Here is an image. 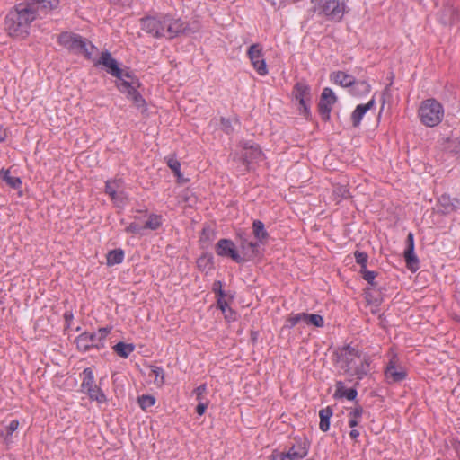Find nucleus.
<instances>
[{
    "label": "nucleus",
    "instance_id": "c85d7f7f",
    "mask_svg": "<svg viewBox=\"0 0 460 460\" xmlns=\"http://www.w3.org/2000/svg\"><path fill=\"white\" fill-rule=\"evenodd\" d=\"M0 178L5 181L7 185L13 189H19L22 185V181L19 177H13L10 175L9 170L2 169L0 171Z\"/></svg>",
    "mask_w": 460,
    "mask_h": 460
},
{
    "label": "nucleus",
    "instance_id": "864d4df0",
    "mask_svg": "<svg viewBox=\"0 0 460 460\" xmlns=\"http://www.w3.org/2000/svg\"><path fill=\"white\" fill-rule=\"evenodd\" d=\"M360 272L362 273L363 279L367 280L370 286H374V271L361 269Z\"/></svg>",
    "mask_w": 460,
    "mask_h": 460
},
{
    "label": "nucleus",
    "instance_id": "9d476101",
    "mask_svg": "<svg viewBox=\"0 0 460 460\" xmlns=\"http://www.w3.org/2000/svg\"><path fill=\"white\" fill-rule=\"evenodd\" d=\"M215 251L218 256L231 258L237 263L244 262V258L238 253L235 244L230 239H220L215 246Z\"/></svg>",
    "mask_w": 460,
    "mask_h": 460
},
{
    "label": "nucleus",
    "instance_id": "2f4dec72",
    "mask_svg": "<svg viewBox=\"0 0 460 460\" xmlns=\"http://www.w3.org/2000/svg\"><path fill=\"white\" fill-rule=\"evenodd\" d=\"M83 381L81 384V389L83 392H84L86 389L91 388L93 386L94 384V376L93 372L90 367L85 368L83 373Z\"/></svg>",
    "mask_w": 460,
    "mask_h": 460
},
{
    "label": "nucleus",
    "instance_id": "5701e85b",
    "mask_svg": "<svg viewBox=\"0 0 460 460\" xmlns=\"http://www.w3.org/2000/svg\"><path fill=\"white\" fill-rule=\"evenodd\" d=\"M252 233L257 241L263 244L269 239V234L265 229L264 224L260 220H254L252 223Z\"/></svg>",
    "mask_w": 460,
    "mask_h": 460
},
{
    "label": "nucleus",
    "instance_id": "c9c22d12",
    "mask_svg": "<svg viewBox=\"0 0 460 460\" xmlns=\"http://www.w3.org/2000/svg\"><path fill=\"white\" fill-rule=\"evenodd\" d=\"M332 194L334 199L340 202L343 199L349 197V191L346 185L337 184L333 186Z\"/></svg>",
    "mask_w": 460,
    "mask_h": 460
},
{
    "label": "nucleus",
    "instance_id": "1a4fd4ad",
    "mask_svg": "<svg viewBox=\"0 0 460 460\" xmlns=\"http://www.w3.org/2000/svg\"><path fill=\"white\" fill-rule=\"evenodd\" d=\"M137 86H138V83L134 81V77L132 79L122 80V82H117L118 89L121 93H126L127 97L132 100L134 105L140 109L145 107L146 101L136 90Z\"/></svg>",
    "mask_w": 460,
    "mask_h": 460
},
{
    "label": "nucleus",
    "instance_id": "423d86ee",
    "mask_svg": "<svg viewBox=\"0 0 460 460\" xmlns=\"http://www.w3.org/2000/svg\"><path fill=\"white\" fill-rule=\"evenodd\" d=\"M338 362L346 372L359 374L358 363L362 362L358 351L349 345L343 347L338 353Z\"/></svg>",
    "mask_w": 460,
    "mask_h": 460
},
{
    "label": "nucleus",
    "instance_id": "f3484780",
    "mask_svg": "<svg viewBox=\"0 0 460 460\" xmlns=\"http://www.w3.org/2000/svg\"><path fill=\"white\" fill-rule=\"evenodd\" d=\"M75 343L77 349L83 352H86L92 348H96L98 349L102 348L98 344L97 334H93L90 332H84L80 334L76 338Z\"/></svg>",
    "mask_w": 460,
    "mask_h": 460
},
{
    "label": "nucleus",
    "instance_id": "a18cd8bd",
    "mask_svg": "<svg viewBox=\"0 0 460 460\" xmlns=\"http://www.w3.org/2000/svg\"><path fill=\"white\" fill-rule=\"evenodd\" d=\"M390 84H391V83L389 84H386L385 90L382 93V95L380 98L382 103H381V108H380L378 117L381 116V114L385 109V103L390 102V99H391V94L389 93V85Z\"/></svg>",
    "mask_w": 460,
    "mask_h": 460
},
{
    "label": "nucleus",
    "instance_id": "49530a36",
    "mask_svg": "<svg viewBox=\"0 0 460 460\" xmlns=\"http://www.w3.org/2000/svg\"><path fill=\"white\" fill-rule=\"evenodd\" d=\"M367 254L363 252H355V259L358 264L361 266V269H366L367 262Z\"/></svg>",
    "mask_w": 460,
    "mask_h": 460
},
{
    "label": "nucleus",
    "instance_id": "ddd939ff",
    "mask_svg": "<svg viewBox=\"0 0 460 460\" xmlns=\"http://www.w3.org/2000/svg\"><path fill=\"white\" fill-rule=\"evenodd\" d=\"M84 40L78 34L66 31L59 35L58 43L69 51L78 54L84 48Z\"/></svg>",
    "mask_w": 460,
    "mask_h": 460
},
{
    "label": "nucleus",
    "instance_id": "680f3d73",
    "mask_svg": "<svg viewBox=\"0 0 460 460\" xmlns=\"http://www.w3.org/2000/svg\"><path fill=\"white\" fill-rule=\"evenodd\" d=\"M362 412H363L362 408H356V409H354L353 411H350L349 417H353V418L358 419L359 417H361Z\"/></svg>",
    "mask_w": 460,
    "mask_h": 460
},
{
    "label": "nucleus",
    "instance_id": "c756f323",
    "mask_svg": "<svg viewBox=\"0 0 460 460\" xmlns=\"http://www.w3.org/2000/svg\"><path fill=\"white\" fill-rule=\"evenodd\" d=\"M134 345L130 343L119 342L114 345L113 349L116 354L123 358H127L134 351Z\"/></svg>",
    "mask_w": 460,
    "mask_h": 460
},
{
    "label": "nucleus",
    "instance_id": "7c9ffc66",
    "mask_svg": "<svg viewBox=\"0 0 460 460\" xmlns=\"http://www.w3.org/2000/svg\"><path fill=\"white\" fill-rule=\"evenodd\" d=\"M18 426L19 421L17 420H13L8 426L0 430V438L4 439L5 444L12 442L11 437L13 433L18 429Z\"/></svg>",
    "mask_w": 460,
    "mask_h": 460
},
{
    "label": "nucleus",
    "instance_id": "a211bd4d",
    "mask_svg": "<svg viewBox=\"0 0 460 460\" xmlns=\"http://www.w3.org/2000/svg\"><path fill=\"white\" fill-rule=\"evenodd\" d=\"M439 22L444 25H453L460 21V10L453 6H444L438 13Z\"/></svg>",
    "mask_w": 460,
    "mask_h": 460
},
{
    "label": "nucleus",
    "instance_id": "a878e982",
    "mask_svg": "<svg viewBox=\"0 0 460 460\" xmlns=\"http://www.w3.org/2000/svg\"><path fill=\"white\" fill-rule=\"evenodd\" d=\"M357 396V391L354 388H349L347 389L342 382H338L336 384V390L334 394V397L336 398H347L349 401H352Z\"/></svg>",
    "mask_w": 460,
    "mask_h": 460
},
{
    "label": "nucleus",
    "instance_id": "f257e3e1",
    "mask_svg": "<svg viewBox=\"0 0 460 460\" xmlns=\"http://www.w3.org/2000/svg\"><path fill=\"white\" fill-rule=\"evenodd\" d=\"M35 20L33 13L25 3L16 4L5 17L4 28L10 37L24 39L29 35L31 23Z\"/></svg>",
    "mask_w": 460,
    "mask_h": 460
},
{
    "label": "nucleus",
    "instance_id": "69168bd1",
    "mask_svg": "<svg viewBox=\"0 0 460 460\" xmlns=\"http://www.w3.org/2000/svg\"><path fill=\"white\" fill-rule=\"evenodd\" d=\"M349 427H356L358 425V419L349 417Z\"/></svg>",
    "mask_w": 460,
    "mask_h": 460
},
{
    "label": "nucleus",
    "instance_id": "dca6fc26",
    "mask_svg": "<svg viewBox=\"0 0 460 460\" xmlns=\"http://www.w3.org/2000/svg\"><path fill=\"white\" fill-rule=\"evenodd\" d=\"M262 152L258 145L249 144L248 142L243 145V152L242 154V159L243 164H246V169L250 170V164L253 162L261 159Z\"/></svg>",
    "mask_w": 460,
    "mask_h": 460
},
{
    "label": "nucleus",
    "instance_id": "cd10ccee",
    "mask_svg": "<svg viewBox=\"0 0 460 460\" xmlns=\"http://www.w3.org/2000/svg\"><path fill=\"white\" fill-rule=\"evenodd\" d=\"M371 86L365 81H355L350 85V93L357 96H361L370 92Z\"/></svg>",
    "mask_w": 460,
    "mask_h": 460
},
{
    "label": "nucleus",
    "instance_id": "72a5a7b5",
    "mask_svg": "<svg viewBox=\"0 0 460 460\" xmlns=\"http://www.w3.org/2000/svg\"><path fill=\"white\" fill-rule=\"evenodd\" d=\"M124 259V252L121 249L110 251L107 254V264L109 266L121 263Z\"/></svg>",
    "mask_w": 460,
    "mask_h": 460
},
{
    "label": "nucleus",
    "instance_id": "774afa93",
    "mask_svg": "<svg viewBox=\"0 0 460 460\" xmlns=\"http://www.w3.org/2000/svg\"><path fill=\"white\" fill-rule=\"evenodd\" d=\"M349 436H350V438H351L352 439H355V440H356V439L358 438V437L359 436V432H358V430H356V429H352V430L350 431V433H349Z\"/></svg>",
    "mask_w": 460,
    "mask_h": 460
},
{
    "label": "nucleus",
    "instance_id": "6e6d98bb",
    "mask_svg": "<svg viewBox=\"0 0 460 460\" xmlns=\"http://www.w3.org/2000/svg\"><path fill=\"white\" fill-rule=\"evenodd\" d=\"M221 125H222V128H223V130L226 133V134H230L233 132V128L231 126V123L228 119H225V118H222L221 119Z\"/></svg>",
    "mask_w": 460,
    "mask_h": 460
},
{
    "label": "nucleus",
    "instance_id": "3c124183",
    "mask_svg": "<svg viewBox=\"0 0 460 460\" xmlns=\"http://www.w3.org/2000/svg\"><path fill=\"white\" fill-rule=\"evenodd\" d=\"M142 230H144L143 226H140L137 223H130L126 227V232L128 234H139V233H141Z\"/></svg>",
    "mask_w": 460,
    "mask_h": 460
},
{
    "label": "nucleus",
    "instance_id": "de8ad7c7",
    "mask_svg": "<svg viewBox=\"0 0 460 460\" xmlns=\"http://www.w3.org/2000/svg\"><path fill=\"white\" fill-rule=\"evenodd\" d=\"M110 330L107 328H100L97 332H93V334H97V341L99 346L104 347V340L106 339Z\"/></svg>",
    "mask_w": 460,
    "mask_h": 460
},
{
    "label": "nucleus",
    "instance_id": "c03bdc74",
    "mask_svg": "<svg viewBox=\"0 0 460 460\" xmlns=\"http://www.w3.org/2000/svg\"><path fill=\"white\" fill-rule=\"evenodd\" d=\"M94 50H96V48L85 39L84 48L80 50L78 54L84 55L87 59H92L93 52Z\"/></svg>",
    "mask_w": 460,
    "mask_h": 460
},
{
    "label": "nucleus",
    "instance_id": "603ef678",
    "mask_svg": "<svg viewBox=\"0 0 460 460\" xmlns=\"http://www.w3.org/2000/svg\"><path fill=\"white\" fill-rule=\"evenodd\" d=\"M270 460H288L287 452H280L279 450H273L270 456Z\"/></svg>",
    "mask_w": 460,
    "mask_h": 460
},
{
    "label": "nucleus",
    "instance_id": "0e129e2a",
    "mask_svg": "<svg viewBox=\"0 0 460 460\" xmlns=\"http://www.w3.org/2000/svg\"><path fill=\"white\" fill-rule=\"evenodd\" d=\"M7 137V131L3 126L0 125V142L5 141Z\"/></svg>",
    "mask_w": 460,
    "mask_h": 460
},
{
    "label": "nucleus",
    "instance_id": "f03ea898",
    "mask_svg": "<svg viewBox=\"0 0 460 460\" xmlns=\"http://www.w3.org/2000/svg\"><path fill=\"white\" fill-rule=\"evenodd\" d=\"M141 28L155 38L172 39L186 30L185 23L181 19H174L169 15L146 17L141 19Z\"/></svg>",
    "mask_w": 460,
    "mask_h": 460
},
{
    "label": "nucleus",
    "instance_id": "8fccbe9b",
    "mask_svg": "<svg viewBox=\"0 0 460 460\" xmlns=\"http://www.w3.org/2000/svg\"><path fill=\"white\" fill-rule=\"evenodd\" d=\"M222 287H223V284L220 280H216L213 283L212 291L216 294V296L217 297H225L226 296V293L222 289Z\"/></svg>",
    "mask_w": 460,
    "mask_h": 460
},
{
    "label": "nucleus",
    "instance_id": "e433bc0d",
    "mask_svg": "<svg viewBox=\"0 0 460 460\" xmlns=\"http://www.w3.org/2000/svg\"><path fill=\"white\" fill-rule=\"evenodd\" d=\"M111 199L114 205L118 208H123L128 202V196L122 187L114 196H111Z\"/></svg>",
    "mask_w": 460,
    "mask_h": 460
},
{
    "label": "nucleus",
    "instance_id": "4c0bfd02",
    "mask_svg": "<svg viewBox=\"0 0 460 460\" xmlns=\"http://www.w3.org/2000/svg\"><path fill=\"white\" fill-rule=\"evenodd\" d=\"M162 225V217L161 216L152 214L149 216L148 219L143 226L144 229H151V230H156L158 229Z\"/></svg>",
    "mask_w": 460,
    "mask_h": 460
},
{
    "label": "nucleus",
    "instance_id": "b1692460",
    "mask_svg": "<svg viewBox=\"0 0 460 460\" xmlns=\"http://www.w3.org/2000/svg\"><path fill=\"white\" fill-rule=\"evenodd\" d=\"M333 82L342 87H350L354 83V77L351 75L342 71H338L331 75Z\"/></svg>",
    "mask_w": 460,
    "mask_h": 460
},
{
    "label": "nucleus",
    "instance_id": "0eeeda50",
    "mask_svg": "<svg viewBox=\"0 0 460 460\" xmlns=\"http://www.w3.org/2000/svg\"><path fill=\"white\" fill-rule=\"evenodd\" d=\"M293 95L299 102V112L305 119L310 116L311 88L304 81L297 82L293 89Z\"/></svg>",
    "mask_w": 460,
    "mask_h": 460
},
{
    "label": "nucleus",
    "instance_id": "ea45409f",
    "mask_svg": "<svg viewBox=\"0 0 460 460\" xmlns=\"http://www.w3.org/2000/svg\"><path fill=\"white\" fill-rule=\"evenodd\" d=\"M447 149L456 155V160L460 161V140L458 138L449 140Z\"/></svg>",
    "mask_w": 460,
    "mask_h": 460
},
{
    "label": "nucleus",
    "instance_id": "9b49d317",
    "mask_svg": "<svg viewBox=\"0 0 460 460\" xmlns=\"http://www.w3.org/2000/svg\"><path fill=\"white\" fill-rule=\"evenodd\" d=\"M336 101L337 97L333 91L329 87L323 88L318 103V111L323 120H329L332 105Z\"/></svg>",
    "mask_w": 460,
    "mask_h": 460
},
{
    "label": "nucleus",
    "instance_id": "5fc2aeb1",
    "mask_svg": "<svg viewBox=\"0 0 460 460\" xmlns=\"http://www.w3.org/2000/svg\"><path fill=\"white\" fill-rule=\"evenodd\" d=\"M206 391H207L206 384L200 385L194 390V394H196L197 401L200 402L203 400V394L206 393Z\"/></svg>",
    "mask_w": 460,
    "mask_h": 460
},
{
    "label": "nucleus",
    "instance_id": "39448f33",
    "mask_svg": "<svg viewBox=\"0 0 460 460\" xmlns=\"http://www.w3.org/2000/svg\"><path fill=\"white\" fill-rule=\"evenodd\" d=\"M100 65L105 67L108 74L116 77L118 82L133 78L132 73L130 71L121 69L119 66L117 60L113 58L111 54L107 50L102 51L100 58L94 61L95 66Z\"/></svg>",
    "mask_w": 460,
    "mask_h": 460
},
{
    "label": "nucleus",
    "instance_id": "338daca9",
    "mask_svg": "<svg viewBox=\"0 0 460 460\" xmlns=\"http://www.w3.org/2000/svg\"><path fill=\"white\" fill-rule=\"evenodd\" d=\"M378 319H379V325H380L382 328L385 329V328H386V321H385V318H383V315H379V316H378Z\"/></svg>",
    "mask_w": 460,
    "mask_h": 460
},
{
    "label": "nucleus",
    "instance_id": "aec40b11",
    "mask_svg": "<svg viewBox=\"0 0 460 460\" xmlns=\"http://www.w3.org/2000/svg\"><path fill=\"white\" fill-rule=\"evenodd\" d=\"M260 243L257 242H252L247 240L246 238H241L240 242V248L242 250V252L244 258V261L253 259L254 257L258 256L260 253L259 251Z\"/></svg>",
    "mask_w": 460,
    "mask_h": 460
},
{
    "label": "nucleus",
    "instance_id": "412c9836",
    "mask_svg": "<svg viewBox=\"0 0 460 460\" xmlns=\"http://www.w3.org/2000/svg\"><path fill=\"white\" fill-rule=\"evenodd\" d=\"M438 202L442 208L441 211L444 214H449L460 208V200L457 199H452L447 194L441 195L438 199Z\"/></svg>",
    "mask_w": 460,
    "mask_h": 460
},
{
    "label": "nucleus",
    "instance_id": "bb28decb",
    "mask_svg": "<svg viewBox=\"0 0 460 460\" xmlns=\"http://www.w3.org/2000/svg\"><path fill=\"white\" fill-rule=\"evenodd\" d=\"M332 416V409L328 406L323 408L319 411L320 423L319 428L322 431L325 432L330 429V419Z\"/></svg>",
    "mask_w": 460,
    "mask_h": 460
},
{
    "label": "nucleus",
    "instance_id": "6e6552de",
    "mask_svg": "<svg viewBox=\"0 0 460 460\" xmlns=\"http://www.w3.org/2000/svg\"><path fill=\"white\" fill-rule=\"evenodd\" d=\"M389 361L385 368V376L388 383H398L404 380L407 376V373L404 368L398 366V358L390 349Z\"/></svg>",
    "mask_w": 460,
    "mask_h": 460
},
{
    "label": "nucleus",
    "instance_id": "4d7b16f0",
    "mask_svg": "<svg viewBox=\"0 0 460 460\" xmlns=\"http://www.w3.org/2000/svg\"><path fill=\"white\" fill-rule=\"evenodd\" d=\"M224 315H225V318L227 320V321H235L236 320V312L234 311L232 308L228 307L226 311V313H223Z\"/></svg>",
    "mask_w": 460,
    "mask_h": 460
},
{
    "label": "nucleus",
    "instance_id": "79ce46f5",
    "mask_svg": "<svg viewBox=\"0 0 460 460\" xmlns=\"http://www.w3.org/2000/svg\"><path fill=\"white\" fill-rule=\"evenodd\" d=\"M150 376H155L154 382L157 385H162L164 383V369L162 367H153Z\"/></svg>",
    "mask_w": 460,
    "mask_h": 460
},
{
    "label": "nucleus",
    "instance_id": "f8f14e48",
    "mask_svg": "<svg viewBox=\"0 0 460 460\" xmlns=\"http://www.w3.org/2000/svg\"><path fill=\"white\" fill-rule=\"evenodd\" d=\"M25 3L33 13L35 19L44 17L59 5V0H31Z\"/></svg>",
    "mask_w": 460,
    "mask_h": 460
},
{
    "label": "nucleus",
    "instance_id": "20e7f679",
    "mask_svg": "<svg viewBox=\"0 0 460 460\" xmlns=\"http://www.w3.org/2000/svg\"><path fill=\"white\" fill-rule=\"evenodd\" d=\"M310 12L324 15L330 20L340 21L345 13L343 0H311Z\"/></svg>",
    "mask_w": 460,
    "mask_h": 460
},
{
    "label": "nucleus",
    "instance_id": "4be33fe9",
    "mask_svg": "<svg viewBox=\"0 0 460 460\" xmlns=\"http://www.w3.org/2000/svg\"><path fill=\"white\" fill-rule=\"evenodd\" d=\"M374 106V96L366 104H359L351 114V120L354 127H358L365 113Z\"/></svg>",
    "mask_w": 460,
    "mask_h": 460
},
{
    "label": "nucleus",
    "instance_id": "09e8293b",
    "mask_svg": "<svg viewBox=\"0 0 460 460\" xmlns=\"http://www.w3.org/2000/svg\"><path fill=\"white\" fill-rule=\"evenodd\" d=\"M304 321L305 322V313L296 314L293 316H291L288 320V327L293 328L296 324H297L299 322Z\"/></svg>",
    "mask_w": 460,
    "mask_h": 460
},
{
    "label": "nucleus",
    "instance_id": "f704fd0d",
    "mask_svg": "<svg viewBox=\"0 0 460 460\" xmlns=\"http://www.w3.org/2000/svg\"><path fill=\"white\" fill-rule=\"evenodd\" d=\"M122 187L124 186L121 179L107 181L105 184V193L110 197L114 196Z\"/></svg>",
    "mask_w": 460,
    "mask_h": 460
},
{
    "label": "nucleus",
    "instance_id": "37998d69",
    "mask_svg": "<svg viewBox=\"0 0 460 460\" xmlns=\"http://www.w3.org/2000/svg\"><path fill=\"white\" fill-rule=\"evenodd\" d=\"M155 402V399L154 396L152 395H141L140 397H138V403H139V406L143 409V410H146L147 408L153 406Z\"/></svg>",
    "mask_w": 460,
    "mask_h": 460
},
{
    "label": "nucleus",
    "instance_id": "7ed1b4c3",
    "mask_svg": "<svg viewBox=\"0 0 460 460\" xmlns=\"http://www.w3.org/2000/svg\"><path fill=\"white\" fill-rule=\"evenodd\" d=\"M418 115L423 125L432 128L442 121L444 117V108L443 105L436 99H427L420 103Z\"/></svg>",
    "mask_w": 460,
    "mask_h": 460
},
{
    "label": "nucleus",
    "instance_id": "a19ab883",
    "mask_svg": "<svg viewBox=\"0 0 460 460\" xmlns=\"http://www.w3.org/2000/svg\"><path fill=\"white\" fill-rule=\"evenodd\" d=\"M167 165L174 172L177 179H180V177H181V164L176 158L168 157Z\"/></svg>",
    "mask_w": 460,
    "mask_h": 460
},
{
    "label": "nucleus",
    "instance_id": "4468645a",
    "mask_svg": "<svg viewBox=\"0 0 460 460\" xmlns=\"http://www.w3.org/2000/svg\"><path fill=\"white\" fill-rule=\"evenodd\" d=\"M247 55L252 64V66L260 75H265L268 74L266 62L263 58L262 47L260 44L255 43L251 45L248 49Z\"/></svg>",
    "mask_w": 460,
    "mask_h": 460
},
{
    "label": "nucleus",
    "instance_id": "052dcab7",
    "mask_svg": "<svg viewBox=\"0 0 460 460\" xmlns=\"http://www.w3.org/2000/svg\"><path fill=\"white\" fill-rule=\"evenodd\" d=\"M207 408H208V403H205L202 401H200V402H199V403L196 407V412L201 416L205 413Z\"/></svg>",
    "mask_w": 460,
    "mask_h": 460
},
{
    "label": "nucleus",
    "instance_id": "2eb2a0df",
    "mask_svg": "<svg viewBox=\"0 0 460 460\" xmlns=\"http://www.w3.org/2000/svg\"><path fill=\"white\" fill-rule=\"evenodd\" d=\"M310 442L306 438H294L288 453V460H301L308 454Z\"/></svg>",
    "mask_w": 460,
    "mask_h": 460
},
{
    "label": "nucleus",
    "instance_id": "13d9d810",
    "mask_svg": "<svg viewBox=\"0 0 460 460\" xmlns=\"http://www.w3.org/2000/svg\"><path fill=\"white\" fill-rule=\"evenodd\" d=\"M405 243V250H414V236L412 233L408 234Z\"/></svg>",
    "mask_w": 460,
    "mask_h": 460
},
{
    "label": "nucleus",
    "instance_id": "6ab92c4d",
    "mask_svg": "<svg viewBox=\"0 0 460 460\" xmlns=\"http://www.w3.org/2000/svg\"><path fill=\"white\" fill-rule=\"evenodd\" d=\"M358 306L367 316L374 314V289L371 287L364 289Z\"/></svg>",
    "mask_w": 460,
    "mask_h": 460
},
{
    "label": "nucleus",
    "instance_id": "58836bf2",
    "mask_svg": "<svg viewBox=\"0 0 460 460\" xmlns=\"http://www.w3.org/2000/svg\"><path fill=\"white\" fill-rule=\"evenodd\" d=\"M305 323L316 327H322L324 324L323 318L319 314H309L305 313Z\"/></svg>",
    "mask_w": 460,
    "mask_h": 460
},
{
    "label": "nucleus",
    "instance_id": "bf43d9fd",
    "mask_svg": "<svg viewBox=\"0 0 460 460\" xmlns=\"http://www.w3.org/2000/svg\"><path fill=\"white\" fill-rule=\"evenodd\" d=\"M217 307L222 311V313H226V309L229 307L225 297H217Z\"/></svg>",
    "mask_w": 460,
    "mask_h": 460
},
{
    "label": "nucleus",
    "instance_id": "393cba45",
    "mask_svg": "<svg viewBox=\"0 0 460 460\" xmlns=\"http://www.w3.org/2000/svg\"><path fill=\"white\" fill-rule=\"evenodd\" d=\"M403 257L407 269L411 272H415L420 269V261L414 250H404Z\"/></svg>",
    "mask_w": 460,
    "mask_h": 460
},
{
    "label": "nucleus",
    "instance_id": "e2e57ef3",
    "mask_svg": "<svg viewBox=\"0 0 460 460\" xmlns=\"http://www.w3.org/2000/svg\"><path fill=\"white\" fill-rule=\"evenodd\" d=\"M64 318H65L66 323L67 324V326H69L71 321L73 320V314H72V312L71 311H66L64 314Z\"/></svg>",
    "mask_w": 460,
    "mask_h": 460
},
{
    "label": "nucleus",
    "instance_id": "473e14b6",
    "mask_svg": "<svg viewBox=\"0 0 460 460\" xmlns=\"http://www.w3.org/2000/svg\"><path fill=\"white\" fill-rule=\"evenodd\" d=\"M84 393L87 394L91 400L97 401L98 402H104L106 401V396L103 392L96 385L92 386L91 388L86 389Z\"/></svg>",
    "mask_w": 460,
    "mask_h": 460
}]
</instances>
